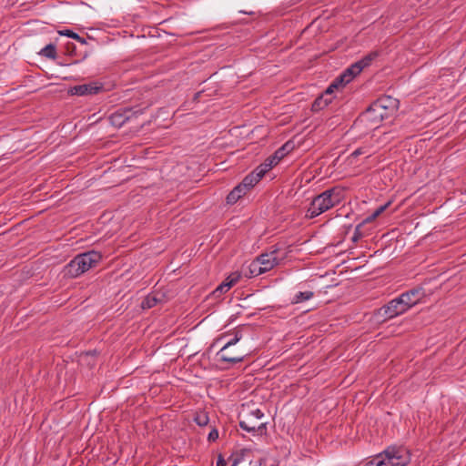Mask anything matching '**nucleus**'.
Returning <instances> with one entry per match:
<instances>
[{
    "label": "nucleus",
    "instance_id": "f257e3e1",
    "mask_svg": "<svg viewBox=\"0 0 466 466\" xmlns=\"http://www.w3.org/2000/svg\"><path fill=\"white\" fill-rule=\"evenodd\" d=\"M102 260V254L89 250L76 255L64 268L65 277L75 279L96 268Z\"/></svg>",
    "mask_w": 466,
    "mask_h": 466
},
{
    "label": "nucleus",
    "instance_id": "f03ea898",
    "mask_svg": "<svg viewBox=\"0 0 466 466\" xmlns=\"http://www.w3.org/2000/svg\"><path fill=\"white\" fill-rule=\"evenodd\" d=\"M264 413L259 409L251 410L248 413H240L238 415L239 427L253 435L262 436L267 434V422L261 421Z\"/></svg>",
    "mask_w": 466,
    "mask_h": 466
},
{
    "label": "nucleus",
    "instance_id": "7ed1b4c3",
    "mask_svg": "<svg viewBox=\"0 0 466 466\" xmlns=\"http://www.w3.org/2000/svg\"><path fill=\"white\" fill-rule=\"evenodd\" d=\"M384 118H386L384 115L375 110L373 104H371L365 111L360 114L352 127L359 131L368 133L378 128Z\"/></svg>",
    "mask_w": 466,
    "mask_h": 466
},
{
    "label": "nucleus",
    "instance_id": "20e7f679",
    "mask_svg": "<svg viewBox=\"0 0 466 466\" xmlns=\"http://www.w3.org/2000/svg\"><path fill=\"white\" fill-rule=\"evenodd\" d=\"M409 310L401 299L399 297L391 299L387 304L376 309L373 313V319L378 323H383L397 316H400Z\"/></svg>",
    "mask_w": 466,
    "mask_h": 466
},
{
    "label": "nucleus",
    "instance_id": "39448f33",
    "mask_svg": "<svg viewBox=\"0 0 466 466\" xmlns=\"http://www.w3.org/2000/svg\"><path fill=\"white\" fill-rule=\"evenodd\" d=\"M241 331H235L234 337L228 340L218 352L217 356L218 357L219 361L227 362L229 364H237L244 360L245 357L248 355V350H239L236 352V354H229V349L236 345L241 339Z\"/></svg>",
    "mask_w": 466,
    "mask_h": 466
},
{
    "label": "nucleus",
    "instance_id": "423d86ee",
    "mask_svg": "<svg viewBox=\"0 0 466 466\" xmlns=\"http://www.w3.org/2000/svg\"><path fill=\"white\" fill-rule=\"evenodd\" d=\"M228 461L231 466H266V460L254 453L250 449L237 450L231 453Z\"/></svg>",
    "mask_w": 466,
    "mask_h": 466
},
{
    "label": "nucleus",
    "instance_id": "0eeeda50",
    "mask_svg": "<svg viewBox=\"0 0 466 466\" xmlns=\"http://www.w3.org/2000/svg\"><path fill=\"white\" fill-rule=\"evenodd\" d=\"M386 466H406L410 461V454L403 447L390 446L382 453Z\"/></svg>",
    "mask_w": 466,
    "mask_h": 466
},
{
    "label": "nucleus",
    "instance_id": "6e6552de",
    "mask_svg": "<svg viewBox=\"0 0 466 466\" xmlns=\"http://www.w3.org/2000/svg\"><path fill=\"white\" fill-rule=\"evenodd\" d=\"M330 194H326L325 191L317 195L311 201L308 210L307 217L314 218L319 215L326 212L333 208L332 200L329 198Z\"/></svg>",
    "mask_w": 466,
    "mask_h": 466
},
{
    "label": "nucleus",
    "instance_id": "1a4fd4ad",
    "mask_svg": "<svg viewBox=\"0 0 466 466\" xmlns=\"http://www.w3.org/2000/svg\"><path fill=\"white\" fill-rule=\"evenodd\" d=\"M375 110L380 111L387 118L399 108L400 101L392 96H382L373 103Z\"/></svg>",
    "mask_w": 466,
    "mask_h": 466
},
{
    "label": "nucleus",
    "instance_id": "9d476101",
    "mask_svg": "<svg viewBox=\"0 0 466 466\" xmlns=\"http://www.w3.org/2000/svg\"><path fill=\"white\" fill-rule=\"evenodd\" d=\"M143 109L134 110L132 107H121L112 113L109 116V122L116 127H123L127 121L137 114H141Z\"/></svg>",
    "mask_w": 466,
    "mask_h": 466
},
{
    "label": "nucleus",
    "instance_id": "9b49d317",
    "mask_svg": "<svg viewBox=\"0 0 466 466\" xmlns=\"http://www.w3.org/2000/svg\"><path fill=\"white\" fill-rule=\"evenodd\" d=\"M425 297V290L422 287H415L400 295L401 301L409 308L417 305Z\"/></svg>",
    "mask_w": 466,
    "mask_h": 466
},
{
    "label": "nucleus",
    "instance_id": "f8f14e48",
    "mask_svg": "<svg viewBox=\"0 0 466 466\" xmlns=\"http://www.w3.org/2000/svg\"><path fill=\"white\" fill-rule=\"evenodd\" d=\"M339 89H325L311 105V110L313 112H319L328 106L333 99L336 97L335 91Z\"/></svg>",
    "mask_w": 466,
    "mask_h": 466
},
{
    "label": "nucleus",
    "instance_id": "ddd939ff",
    "mask_svg": "<svg viewBox=\"0 0 466 466\" xmlns=\"http://www.w3.org/2000/svg\"><path fill=\"white\" fill-rule=\"evenodd\" d=\"M295 147L293 140L287 141L279 149H277L273 155L269 156L267 158V161H269L273 167L277 166L284 157L294 150Z\"/></svg>",
    "mask_w": 466,
    "mask_h": 466
},
{
    "label": "nucleus",
    "instance_id": "4468645a",
    "mask_svg": "<svg viewBox=\"0 0 466 466\" xmlns=\"http://www.w3.org/2000/svg\"><path fill=\"white\" fill-rule=\"evenodd\" d=\"M278 252L279 248H274L269 253H263L256 258L258 262L262 263V267L266 272L279 265V261L281 260L277 257Z\"/></svg>",
    "mask_w": 466,
    "mask_h": 466
},
{
    "label": "nucleus",
    "instance_id": "2eb2a0df",
    "mask_svg": "<svg viewBox=\"0 0 466 466\" xmlns=\"http://www.w3.org/2000/svg\"><path fill=\"white\" fill-rule=\"evenodd\" d=\"M165 295L160 292L153 291L149 293L141 302L143 309H148L164 301Z\"/></svg>",
    "mask_w": 466,
    "mask_h": 466
},
{
    "label": "nucleus",
    "instance_id": "dca6fc26",
    "mask_svg": "<svg viewBox=\"0 0 466 466\" xmlns=\"http://www.w3.org/2000/svg\"><path fill=\"white\" fill-rule=\"evenodd\" d=\"M266 273L262 267V263L258 262L256 258L248 266V270L243 269V274L246 278H253Z\"/></svg>",
    "mask_w": 466,
    "mask_h": 466
},
{
    "label": "nucleus",
    "instance_id": "f3484780",
    "mask_svg": "<svg viewBox=\"0 0 466 466\" xmlns=\"http://www.w3.org/2000/svg\"><path fill=\"white\" fill-rule=\"evenodd\" d=\"M345 189L341 187L336 186L325 190L326 194H330L329 198L332 200L333 206L339 205L344 198Z\"/></svg>",
    "mask_w": 466,
    "mask_h": 466
},
{
    "label": "nucleus",
    "instance_id": "a211bd4d",
    "mask_svg": "<svg viewBox=\"0 0 466 466\" xmlns=\"http://www.w3.org/2000/svg\"><path fill=\"white\" fill-rule=\"evenodd\" d=\"M247 190H244L243 187L238 184L237 185L227 196L226 201L228 205H234L238 202L239 198L247 194Z\"/></svg>",
    "mask_w": 466,
    "mask_h": 466
},
{
    "label": "nucleus",
    "instance_id": "6ab92c4d",
    "mask_svg": "<svg viewBox=\"0 0 466 466\" xmlns=\"http://www.w3.org/2000/svg\"><path fill=\"white\" fill-rule=\"evenodd\" d=\"M380 52L374 50L364 56L360 60L357 61L358 65L361 66V70L370 66L371 63L380 56Z\"/></svg>",
    "mask_w": 466,
    "mask_h": 466
},
{
    "label": "nucleus",
    "instance_id": "aec40b11",
    "mask_svg": "<svg viewBox=\"0 0 466 466\" xmlns=\"http://www.w3.org/2000/svg\"><path fill=\"white\" fill-rule=\"evenodd\" d=\"M258 178L256 177V175L252 172H250L248 175H247L243 180L239 183V185L243 187L244 190L249 191L251 188L254 187L256 184L258 183Z\"/></svg>",
    "mask_w": 466,
    "mask_h": 466
},
{
    "label": "nucleus",
    "instance_id": "412c9836",
    "mask_svg": "<svg viewBox=\"0 0 466 466\" xmlns=\"http://www.w3.org/2000/svg\"><path fill=\"white\" fill-rule=\"evenodd\" d=\"M272 167H274L269 161H267V159L261 163L259 166H258L252 173L256 175V177L260 180L268 171H269Z\"/></svg>",
    "mask_w": 466,
    "mask_h": 466
},
{
    "label": "nucleus",
    "instance_id": "4be33fe9",
    "mask_svg": "<svg viewBox=\"0 0 466 466\" xmlns=\"http://www.w3.org/2000/svg\"><path fill=\"white\" fill-rule=\"evenodd\" d=\"M39 55L50 59L56 58V46L55 44L46 45L40 52Z\"/></svg>",
    "mask_w": 466,
    "mask_h": 466
},
{
    "label": "nucleus",
    "instance_id": "5701e85b",
    "mask_svg": "<svg viewBox=\"0 0 466 466\" xmlns=\"http://www.w3.org/2000/svg\"><path fill=\"white\" fill-rule=\"evenodd\" d=\"M103 89H67L68 96H89L96 95Z\"/></svg>",
    "mask_w": 466,
    "mask_h": 466
},
{
    "label": "nucleus",
    "instance_id": "b1692460",
    "mask_svg": "<svg viewBox=\"0 0 466 466\" xmlns=\"http://www.w3.org/2000/svg\"><path fill=\"white\" fill-rule=\"evenodd\" d=\"M343 72H345V76H349L350 79L353 80L357 76H359L362 70L361 66L358 65V63H353L348 68H346Z\"/></svg>",
    "mask_w": 466,
    "mask_h": 466
},
{
    "label": "nucleus",
    "instance_id": "393cba45",
    "mask_svg": "<svg viewBox=\"0 0 466 466\" xmlns=\"http://www.w3.org/2000/svg\"><path fill=\"white\" fill-rule=\"evenodd\" d=\"M193 420L199 426L205 427L209 423V418L207 412H196Z\"/></svg>",
    "mask_w": 466,
    "mask_h": 466
},
{
    "label": "nucleus",
    "instance_id": "a878e982",
    "mask_svg": "<svg viewBox=\"0 0 466 466\" xmlns=\"http://www.w3.org/2000/svg\"><path fill=\"white\" fill-rule=\"evenodd\" d=\"M58 34L60 35H66V36H68V37H70L72 39H75V40H76L77 42H79L82 45H86V40L84 37L80 36L78 34H76V32H74L71 29L60 30V31H58Z\"/></svg>",
    "mask_w": 466,
    "mask_h": 466
},
{
    "label": "nucleus",
    "instance_id": "bb28decb",
    "mask_svg": "<svg viewBox=\"0 0 466 466\" xmlns=\"http://www.w3.org/2000/svg\"><path fill=\"white\" fill-rule=\"evenodd\" d=\"M314 296L312 291H300L295 295L292 303L297 304L310 299Z\"/></svg>",
    "mask_w": 466,
    "mask_h": 466
},
{
    "label": "nucleus",
    "instance_id": "cd10ccee",
    "mask_svg": "<svg viewBox=\"0 0 466 466\" xmlns=\"http://www.w3.org/2000/svg\"><path fill=\"white\" fill-rule=\"evenodd\" d=\"M205 91H206L205 89H201L200 91L194 94V96L191 99V103H198L200 101L205 102V101H207L206 97L214 95L217 90H213L212 94H205Z\"/></svg>",
    "mask_w": 466,
    "mask_h": 466
},
{
    "label": "nucleus",
    "instance_id": "c85d7f7f",
    "mask_svg": "<svg viewBox=\"0 0 466 466\" xmlns=\"http://www.w3.org/2000/svg\"><path fill=\"white\" fill-rule=\"evenodd\" d=\"M242 275V272L235 271L232 272L223 282L230 285V289L238 282Z\"/></svg>",
    "mask_w": 466,
    "mask_h": 466
},
{
    "label": "nucleus",
    "instance_id": "c756f323",
    "mask_svg": "<svg viewBox=\"0 0 466 466\" xmlns=\"http://www.w3.org/2000/svg\"><path fill=\"white\" fill-rule=\"evenodd\" d=\"M230 289V285L228 286V283H224L222 282L214 291H213V295L216 296L217 298L219 297L220 295L228 292V290Z\"/></svg>",
    "mask_w": 466,
    "mask_h": 466
},
{
    "label": "nucleus",
    "instance_id": "7c9ffc66",
    "mask_svg": "<svg viewBox=\"0 0 466 466\" xmlns=\"http://www.w3.org/2000/svg\"><path fill=\"white\" fill-rule=\"evenodd\" d=\"M365 466H386V460H383L382 454L380 453L375 459L367 462Z\"/></svg>",
    "mask_w": 466,
    "mask_h": 466
},
{
    "label": "nucleus",
    "instance_id": "2f4dec72",
    "mask_svg": "<svg viewBox=\"0 0 466 466\" xmlns=\"http://www.w3.org/2000/svg\"><path fill=\"white\" fill-rule=\"evenodd\" d=\"M362 226H363V223H360L359 225L356 226L354 234L351 238L352 242L357 243L364 236V234L360 230Z\"/></svg>",
    "mask_w": 466,
    "mask_h": 466
},
{
    "label": "nucleus",
    "instance_id": "473e14b6",
    "mask_svg": "<svg viewBox=\"0 0 466 466\" xmlns=\"http://www.w3.org/2000/svg\"><path fill=\"white\" fill-rule=\"evenodd\" d=\"M345 80L343 79L342 76H338L329 85L328 87H344L346 86Z\"/></svg>",
    "mask_w": 466,
    "mask_h": 466
},
{
    "label": "nucleus",
    "instance_id": "72a5a7b5",
    "mask_svg": "<svg viewBox=\"0 0 466 466\" xmlns=\"http://www.w3.org/2000/svg\"><path fill=\"white\" fill-rule=\"evenodd\" d=\"M218 439V431L217 430V428L215 426H212L211 427V431H210V432L208 433V441L209 442H214Z\"/></svg>",
    "mask_w": 466,
    "mask_h": 466
},
{
    "label": "nucleus",
    "instance_id": "f704fd0d",
    "mask_svg": "<svg viewBox=\"0 0 466 466\" xmlns=\"http://www.w3.org/2000/svg\"><path fill=\"white\" fill-rule=\"evenodd\" d=\"M390 205V202H388L384 205L380 206L373 213H372V218H377L380 214H382L387 208Z\"/></svg>",
    "mask_w": 466,
    "mask_h": 466
},
{
    "label": "nucleus",
    "instance_id": "c9c22d12",
    "mask_svg": "<svg viewBox=\"0 0 466 466\" xmlns=\"http://www.w3.org/2000/svg\"><path fill=\"white\" fill-rule=\"evenodd\" d=\"M105 83L102 82H92L88 84H83V85H76L73 87H103Z\"/></svg>",
    "mask_w": 466,
    "mask_h": 466
},
{
    "label": "nucleus",
    "instance_id": "e433bc0d",
    "mask_svg": "<svg viewBox=\"0 0 466 466\" xmlns=\"http://www.w3.org/2000/svg\"><path fill=\"white\" fill-rule=\"evenodd\" d=\"M367 150L364 147H359L354 150L349 157V158H356L360 155L366 154Z\"/></svg>",
    "mask_w": 466,
    "mask_h": 466
},
{
    "label": "nucleus",
    "instance_id": "4c0bfd02",
    "mask_svg": "<svg viewBox=\"0 0 466 466\" xmlns=\"http://www.w3.org/2000/svg\"><path fill=\"white\" fill-rule=\"evenodd\" d=\"M76 45L74 43L68 42L66 44V54L73 56L76 54Z\"/></svg>",
    "mask_w": 466,
    "mask_h": 466
},
{
    "label": "nucleus",
    "instance_id": "58836bf2",
    "mask_svg": "<svg viewBox=\"0 0 466 466\" xmlns=\"http://www.w3.org/2000/svg\"><path fill=\"white\" fill-rule=\"evenodd\" d=\"M216 466H227V461L222 454H218Z\"/></svg>",
    "mask_w": 466,
    "mask_h": 466
},
{
    "label": "nucleus",
    "instance_id": "ea45409f",
    "mask_svg": "<svg viewBox=\"0 0 466 466\" xmlns=\"http://www.w3.org/2000/svg\"><path fill=\"white\" fill-rule=\"evenodd\" d=\"M85 355L86 356H93V357H96L97 355V351L96 350H89V351H86L85 352Z\"/></svg>",
    "mask_w": 466,
    "mask_h": 466
},
{
    "label": "nucleus",
    "instance_id": "a19ab883",
    "mask_svg": "<svg viewBox=\"0 0 466 466\" xmlns=\"http://www.w3.org/2000/svg\"><path fill=\"white\" fill-rule=\"evenodd\" d=\"M340 75L342 76L343 79L346 81L345 82L346 85L350 84L352 81L351 79H350L349 76H345V72H342Z\"/></svg>",
    "mask_w": 466,
    "mask_h": 466
},
{
    "label": "nucleus",
    "instance_id": "79ce46f5",
    "mask_svg": "<svg viewBox=\"0 0 466 466\" xmlns=\"http://www.w3.org/2000/svg\"><path fill=\"white\" fill-rule=\"evenodd\" d=\"M375 218H372V214L370 216H369L368 218H366L361 223H363V225L365 223H369V222H371L373 221Z\"/></svg>",
    "mask_w": 466,
    "mask_h": 466
},
{
    "label": "nucleus",
    "instance_id": "37998d69",
    "mask_svg": "<svg viewBox=\"0 0 466 466\" xmlns=\"http://www.w3.org/2000/svg\"><path fill=\"white\" fill-rule=\"evenodd\" d=\"M239 350H243L242 349H239V348H237L235 350H232L231 348L229 349V354H236V352L239 351Z\"/></svg>",
    "mask_w": 466,
    "mask_h": 466
},
{
    "label": "nucleus",
    "instance_id": "c03bdc74",
    "mask_svg": "<svg viewBox=\"0 0 466 466\" xmlns=\"http://www.w3.org/2000/svg\"><path fill=\"white\" fill-rule=\"evenodd\" d=\"M226 337H227V334H224L221 338H219V339H218V341H219V340L223 339H224V338H226Z\"/></svg>",
    "mask_w": 466,
    "mask_h": 466
}]
</instances>
